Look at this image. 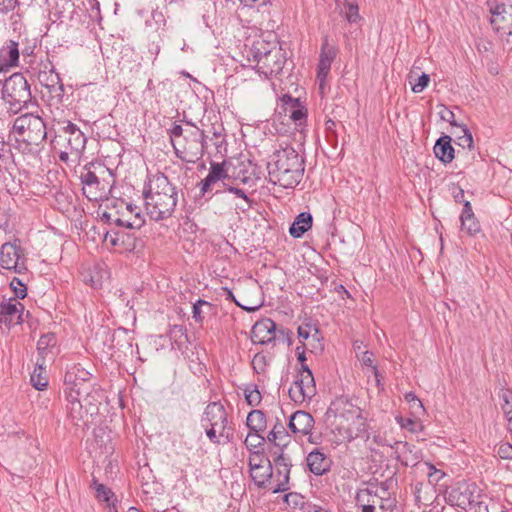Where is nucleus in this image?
<instances>
[{"label": "nucleus", "instance_id": "52", "mask_svg": "<svg viewBox=\"0 0 512 512\" xmlns=\"http://www.w3.org/2000/svg\"><path fill=\"white\" fill-rule=\"evenodd\" d=\"M202 426L205 428V433L209 439V441L216 445H225L226 443H223V437L220 436V433H218V430L214 429L213 426H208L205 423H201Z\"/></svg>", "mask_w": 512, "mask_h": 512}, {"label": "nucleus", "instance_id": "34", "mask_svg": "<svg viewBox=\"0 0 512 512\" xmlns=\"http://www.w3.org/2000/svg\"><path fill=\"white\" fill-rule=\"evenodd\" d=\"M246 425L249 428V431H254L255 433H262L265 431L267 427L266 415L262 410H252L249 412Z\"/></svg>", "mask_w": 512, "mask_h": 512}, {"label": "nucleus", "instance_id": "42", "mask_svg": "<svg viewBox=\"0 0 512 512\" xmlns=\"http://www.w3.org/2000/svg\"><path fill=\"white\" fill-rule=\"evenodd\" d=\"M244 396L248 405L256 407L260 404L262 396L257 385L249 384L244 388Z\"/></svg>", "mask_w": 512, "mask_h": 512}, {"label": "nucleus", "instance_id": "1", "mask_svg": "<svg viewBox=\"0 0 512 512\" xmlns=\"http://www.w3.org/2000/svg\"><path fill=\"white\" fill-rule=\"evenodd\" d=\"M144 204L147 214L155 221L170 218L178 203V189L168 177L157 172L148 177L143 190Z\"/></svg>", "mask_w": 512, "mask_h": 512}, {"label": "nucleus", "instance_id": "19", "mask_svg": "<svg viewBox=\"0 0 512 512\" xmlns=\"http://www.w3.org/2000/svg\"><path fill=\"white\" fill-rule=\"evenodd\" d=\"M91 379L92 375L89 371L83 368L80 364H74L65 373L64 382L68 386L65 390L76 394V389L79 386H84V384H93Z\"/></svg>", "mask_w": 512, "mask_h": 512}, {"label": "nucleus", "instance_id": "60", "mask_svg": "<svg viewBox=\"0 0 512 512\" xmlns=\"http://www.w3.org/2000/svg\"><path fill=\"white\" fill-rule=\"evenodd\" d=\"M184 133L185 127H182L181 125L176 123L173 124V126L168 130L172 146L174 145V143H176V140H178Z\"/></svg>", "mask_w": 512, "mask_h": 512}, {"label": "nucleus", "instance_id": "44", "mask_svg": "<svg viewBox=\"0 0 512 512\" xmlns=\"http://www.w3.org/2000/svg\"><path fill=\"white\" fill-rule=\"evenodd\" d=\"M265 442V438L261 435V433H255L254 431H249L244 444L249 451H253L256 448L261 447Z\"/></svg>", "mask_w": 512, "mask_h": 512}, {"label": "nucleus", "instance_id": "27", "mask_svg": "<svg viewBox=\"0 0 512 512\" xmlns=\"http://www.w3.org/2000/svg\"><path fill=\"white\" fill-rule=\"evenodd\" d=\"M37 77L39 82L50 91L54 90L56 86L59 87L61 92L64 91V86L60 75L55 72L54 66L49 60H47V63L44 64V70H40L38 72Z\"/></svg>", "mask_w": 512, "mask_h": 512}, {"label": "nucleus", "instance_id": "23", "mask_svg": "<svg viewBox=\"0 0 512 512\" xmlns=\"http://www.w3.org/2000/svg\"><path fill=\"white\" fill-rule=\"evenodd\" d=\"M284 112L296 124L302 125L307 119V108L300 102L298 98L290 95H284L282 98Z\"/></svg>", "mask_w": 512, "mask_h": 512}, {"label": "nucleus", "instance_id": "6", "mask_svg": "<svg viewBox=\"0 0 512 512\" xmlns=\"http://www.w3.org/2000/svg\"><path fill=\"white\" fill-rule=\"evenodd\" d=\"M54 141L56 145L63 148L59 154L60 161L67 163L71 156L74 157V161L80 159L87 138L76 124L69 120H63L57 123V134Z\"/></svg>", "mask_w": 512, "mask_h": 512}, {"label": "nucleus", "instance_id": "2", "mask_svg": "<svg viewBox=\"0 0 512 512\" xmlns=\"http://www.w3.org/2000/svg\"><path fill=\"white\" fill-rule=\"evenodd\" d=\"M270 182L283 188H294L302 180L305 161L293 147L276 150L267 164Z\"/></svg>", "mask_w": 512, "mask_h": 512}, {"label": "nucleus", "instance_id": "30", "mask_svg": "<svg viewBox=\"0 0 512 512\" xmlns=\"http://www.w3.org/2000/svg\"><path fill=\"white\" fill-rule=\"evenodd\" d=\"M397 459L405 466H414L419 461V450L416 449L415 445L409 444L408 442H396L395 443Z\"/></svg>", "mask_w": 512, "mask_h": 512}, {"label": "nucleus", "instance_id": "47", "mask_svg": "<svg viewBox=\"0 0 512 512\" xmlns=\"http://www.w3.org/2000/svg\"><path fill=\"white\" fill-rule=\"evenodd\" d=\"M500 399L502 401L501 409L505 415V418L510 417V415H512V390H502Z\"/></svg>", "mask_w": 512, "mask_h": 512}, {"label": "nucleus", "instance_id": "29", "mask_svg": "<svg viewBox=\"0 0 512 512\" xmlns=\"http://www.w3.org/2000/svg\"><path fill=\"white\" fill-rule=\"evenodd\" d=\"M379 500L378 490L372 488L360 489L355 497V501L362 512H375L376 504Z\"/></svg>", "mask_w": 512, "mask_h": 512}, {"label": "nucleus", "instance_id": "20", "mask_svg": "<svg viewBox=\"0 0 512 512\" xmlns=\"http://www.w3.org/2000/svg\"><path fill=\"white\" fill-rule=\"evenodd\" d=\"M314 423V418L310 413L298 410L290 416L288 427L295 434L307 435L313 429Z\"/></svg>", "mask_w": 512, "mask_h": 512}, {"label": "nucleus", "instance_id": "21", "mask_svg": "<svg viewBox=\"0 0 512 512\" xmlns=\"http://www.w3.org/2000/svg\"><path fill=\"white\" fill-rule=\"evenodd\" d=\"M307 465L311 473L316 476H322L330 471L332 460L321 449H314L307 458Z\"/></svg>", "mask_w": 512, "mask_h": 512}, {"label": "nucleus", "instance_id": "13", "mask_svg": "<svg viewBox=\"0 0 512 512\" xmlns=\"http://www.w3.org/2000/svg\"><path fill=\"white\" fill-rule=\"evenodd\" d=\"M491 25L500 36H512V5L490 4Z\"/></svg>", "mask_w": 512, "mask_h": 512}, {"label": "nucleus", "instance_id": "43", "mask_svg": "<svg viewBox=\"0 0 512 512\" xmlns=\"http://www.w3.org/2000/svg\"><path fill=\"white\" fill-rule=\"evenodd\" d=\"M272 430L279 439V442L277 443V448L279 449V452H281L283 450V447H285L288 443L289 435L286 431V428L284 427L280 420H277Z\"/></svg>", "mask_w": 512, "mask_h": 512}, {"label": "nucleus", "instance_id": "15", "mask_svg": "<svg viewBox=\"0 0 512 512\" xmlns=\"http://www.w3.org/2000/svg\"><path fill=\"white\" fill-rule=\"evenodd\" d=\"M76 394L85 405V413L93 416L98 413L103 398V390L94 384H84L76 389Z\"/></svg>", "mask_w": 512, "mask_h": 512}, {"label": "nucleus", "instance_id": "3", "mask_svg": "<svg viewBox=\"0 0 512 512\" xmlns=\"http://www.w3.org/2000/svg\"><path fill=\"white\" fill-rule=\"evenodd\" d=\"M13 131L17 134V149L23 154H38L47 137L45 122L40 116L32 113L17 117L13 124Z\"/></svg>", "mask_w": 512, "mask_h": 512}, {"label": "nucleus", "instance_id": "45", "mask_svg": "<svg viewBox=\"0 0 512 512\" xmlns=\"http://www.w3.org/2000/svg\"><path fill=\"white\" fill-rule=\"evenodd\" d=\"M397 423L410 432H418L422 428V424L415 418L398 416L396 417Z\"/></svg>", "mask_w": 512, "mask_h": 512}, {"label": "nucleus", "instance_id": "56", "mask_svg": "<svg viewBox=\"0 0 512 512\" xmlns=\"http://www.w3.org/2000/svg\"><path fill=\"white\" fill-rule=\"evenodd\" d=\"M253 369L258 373H262L265 371L267 366V358L262 353H256L252 360Z\"/></svg>", "mask_w": 512, "mask_h": 512}, {"label": "nucleus", "instance_id": "40", "mask_svg": "<svg viewBox=\"0 0 512 512\" xmlns=\"http://www.w3.org/2000/svg\"><path fill=\"white\" fill-rule=\"evenodd\" d=\"M112 221H113V225H116L118 227L129 228V229H140L145 222L139 213L135 214L133 220L123 219V218L115 215L114 219H112Z\"/></svg>", "mask_w": 512, "mask_h": 512}, {"label": "nucleus", "instance_id": "14", "mask_svg": "<svg viewBox=\"0 0 512 512\" xmlns=\"http://www.w3.org/2000/svg\"><path fill=\"white\" fill-rule=\"evenodd\" d=\"M274 454L276 455L274 458L275 472L273 471L271 479H274L276 486L272 489V493L277 494L289 489L290 469L292 464L290 459L284 455L283 451L279 453L275 451Z\"/></svg>", "mask_w": 512, "mask_h": 512}, {"label": "nucleus", "instance_id": "61", "mask_svg": "<svg viewBox=\"0 0 512 512\" xmlns=\"http://www.w3.org/2000/svg\"><path fill=\"white\" fill-rule=\"evenodd\" d=\"M429 82H430V76L426 73H422V75L419 76L417 83H415L412 86V91L414 93L422 92L428 86Z\"/></svg>", "mask_w": 512, "mask_h": 512}, {"label": "nucleus", "instance_id": "38", "mask_svg": "<svg viewBox=\"0 0 512 512\" xmlns=\"http://www.w3.org/2000/svg\"><path fill=\"white\" fill-rule=\"evenodd\" d=\"M56 337L53 333H48L42 335L37 342V350L41 359L45 360V355L49 352L50 348L55 347L56 345Z\"/></svg>", "mask_w": 512, "mask_h": 512}, {"label": "nucleus", "instance_id": "9", "mask_svg": "<svg viewBox=\"0 0 512 512\" xmlns=\"http://www.w3.org/2000/svg\"><path fill=\"white\" fill-rule=\"evenodd\" d=\"M201 423L213 426L223 437V443H231L234 439V428L229 424L228 413L225 407L219 402H210L202 415Z\"/></svg>", "mask_w": 512, "mask_h": 512}, {"label": "nucleus", "instance_id": "59", "mask_svg": "<svg viewBox=\"0 0 512 512\" xmlns=\"http://www.w3.org/2000/svg\"><path fill=\"white\" fill-rule=\"evenodd\" d=\"M497 454L501 459L512 460V445L508 442L500 443L497 447Z\"/></svg>", "mask_w": 512, "mask_h": 512}, {"label": "nucleus", "instance_id": "24", "mask_svg": "<svg viewBox=\"0 0 512 512\" xmlns=\"http://www.w3.org/2000/svg\"><path fill=\"white\" fill-rule=\"evenodd\" d=\"M19 57V43L14 40H9L0 49V71H6L9 68L18 66Z\"/></svg>", "mask_w": 512, "mask_h": 512}, {"label": "nucleus", "instance_id": "28", "mask_svg": "<svg viewBox=\"0 0 512 512\" xmlns=\"http://www.w3.org/2000/svg\"><path fill=\"white\" fill-rule=\"evenodd\" d=\"M261 170L260 168L248 160L247 165L244 162H241L239 165V170L236 171V168L232 172L231 177L235 179H239L244 184H254L257 180L261 178Z\"/></svg>", "mask_w": 512, "mask_h": 512}, {"label": "nucleus", "instance_id": "11", "mask_svg": "<svg viewBox=\"0 0 512 512\" xmlns=\"http://www.w3.org/2000/svg\"><path fill=\"white\" fill-rule=\"evenodd\" d=\"M248 466L250 476L258 488H266L271 483L273 466L262 451H250Z\"/></svg>", "mask_w": 512, "mask_h": 512}, {"label": "nucleus", "instance_id": "16", "mask_svg": "<svg viewBox=\"0 0 512 512\" xmlns=\"http://www.w3.org/2000/svg\"><path fill=\"white\" fill-rule=\"evenodd\" d=\"M276 327V323L270 318L258 320L251 330L252 342L261 345L274 342L277 338Z\"/></svg>", "mask_w": 512, "mask_h": 512}, {"label": "nucleus", "instance_id": "55", "mask_svg": "<svg viewBox=\"0 0 512 512\" xmlns=\"http://www.w3.org/2000/svg\"><path fill=\"white\" fill-rule=\"evenodd\" d=\"M219 181L207 175L201 182L198 184L199 186V196L203 197L206 193L212 191L213 186L217 184Z\"/></svg>", "mask_w": 512, "mask_h": 512}, {"label": "nucleus", "instance_id": "31", "mask_svg": "<svg viewBox=\"0 0 512 512\" xmlns=\"http://www.w3.org/2000/svg\"><path fill=\"white\" fill-rule=\"evenodd\" d=\"M66 395V399L68 401L67 410L70 418L72 419L74 425H79V421L83 420L85 415V405L80 400V397L74 392H67L64 390Z\"/></svg>", "mask_w": 512, "mask_h": 512}, {"label": "nucleus", "instance_id": "5", "mask_svg": "<svg viewBox=\"0 0 512 512\" xmlns=\"http://www.w3.org/2000/svg\"><path fill=\"white\" fill-rule=\"evenodd\" d=\"M205 129H200L187 122L185 133L172 146L177 158L186 163H194L201 158L208 148Z\"/></svg>", "mask_w": 512, "mask_h": 512}, {"label": "nucleus", "instance_id": "39", "mask_svg": "<svg viewBox=\"0 0 512 512\" xmlns=\"http://www.w3.org/2000/svg\"><path fill=\"white\" fill-rule=\"evenodd\" d=\"M93 486L96 490V498L99 501H103L111 505L113 504V501L116 500L112 490L106 487L104 484L98 483L95 478L93 479Z\"/></svg>", "mask_w": 512, "mask_h": 512}, {"label": "nucleus", "instance_id": "57", "mask_svg": "<svg viewBox=\"0 0 512 512\" xmlns=\"http://www.w3.org/2000/svg\"><path fill=\"white\" fill-rule=\"evenodd\" d=\"M376 505H378L381 512H393L395 500L390 497L379 495V500Z\"/></svg>", "mask_w": 512, "mask_h": 512}, {"label": "nucleus", "instance_id": "35", "mask_svg": "<svg viewBox=\"0 0 512 512\" xmlns=\"http://www.w3.org/2000/svg\"><path fill=\"white\" fill-rule=\"evenodd\" d=\"M45 360L38 359L36 362V368L31 374V384L37 390H44L48 385V379L45 375Z\"/></svg>", "mask_w": 512, "mask_h": 512}, {"label": "nucleus", "instance_id": "49", "mask_svg": "<svg viewBox=\"0 0 512 512\" xmlns=\"http://www.w3.org/2000/svg\"><path fill=\"white\" fill-rule=\"evenodd\" d=\"M459 128H461L463 135L457 137V144L463 148L471 150L473 148V137L471 132L466 125H462Z\"/></svg>", "mask_w": 512, "mask_h": 512}, {"label": "nucleus", "instance_id": "7", "mask_svg": "<svg viewBox=\"0 0 512 512\" xmlns=\"http://www.w3.org/2000/svg\"><path fill=\"white\" fill-rule=\"evenodd\" d=\"M105 176L111 177L110 170L101 162L92 161L84 165L80 180L83 185V194L90 201H98L109 193L110 183Z\"/></svg>", "mask_w": 512, "mask_h": 512}, {"label": "nucleus", "instance_id": "53", "mask_svg": "<svg viewBox=\"0 0 512 512\" xmlns=\"http://www.w3.org/2000/svg\"><path fill=\"white\" fill-rule=\"evenodd\" d=\"M170 337L174 338V340L177 342L182 343V339H184L186 342H188V335H187V329L183 325H174L170 329Z\"/></svg>", "mask_w": 512, "mask_h": 512}, {"label": "nucleus", "instance_id": "12", "mask_svg": "<svg viewBox=\"0 0 512 512\" xmlns=\"http://www.w3.org/2000/svg\"><path fill=\"white\" fill-rule=\"evenodd\" d=\"M0 265L2 268L18 274L27 270L26 257L20 240L16 239L13 242H6L1 246Z\"/></svg>", "mask_w": 512, "mask_h": 512}, {"label": "nucleus", "instance_id": "54", "mask_svg": "<svg viewBox=\"0 0 512 512\" xmlns=\"http://www.w3.org/2000/svg\"><path fill=\"white\" fill-rule=\"evenodd\" d=\"M345 9H346V19L350 23H355L360 18L359 16V9L358 5L354 2H347L345 3Z\"/></svg>", "mask_w": 512, "mask_h": 512}, {"label": "nucleus", "instance_id": "10", "mask_svg": "<svg viewBox=\"0 0 512 512\" xmlns=\"http://www.w3.org/2000/svg\"><path fill=\"white\" fill-rule=\"evenodd\" d=\"M290 399L296 404L311 400L316 395V384L313 373L308 365L298 373L293 386L288 391Z\"/></svg>", "mask_w": 512, "mask_h": 512}, {"label": "nucleus", "instance_id": "18", "mask_svg": "<svg viewBox=\"0 0 512 512\" xmlns=\"http://www.w3.org/2000/svg\"><path fill=\"white\" fill-rule=\"evenodd\" d=\"M24 305L16 299H10L8 302L2 300L0 308V323L10 328L22 323V313Z\"/></svg>", "mask_w": 512, "mask_h": 512}, {"label": "nucleus", "instance_id": "58", "mask_svg": "<svg viewBox=\"0 0 512 512\" xmlns=\"http://www.w3.org/2000/svg\"><path fill=\"white\" fill-rule=\"evenodd\" d=\"M11 287L14 290L15 296L18 299H24L27 295V288L18 278H14L11 281Z\"/></svg>", "mask_w": 512, "mask_h": 512}, {"label": "nucleus", "instance_id": "8", "mask_svg": "<svg viewBox=\"0 0 512 512\" xmlns=\"http://www.w3.org/2000/svg\"><path fill=\"white\" fill-rule=\"evenodd\" d=\"M2 98L14 114L32 101L30 85L22 73H14L4 81Z\"/></svg>", "mask_w": 512, "mask_h": 512}, {"label": "nucleus", "instance_id": "37", "mask_svg": "<svg viewBox=\"0 0 512 512\" xmlns=\"http://www.w3.org/2000/svg\"><path fill=\"white\" fill-rule=\"evenodd\" d=\"M213 304L203 300L198 299L192 306V317L196 323L202 324L205 318V314L211 313L213 311Z\"/></svg>", "mask_w": 512, "mask_h": 512}, {"label": "nucleus", "instance_id": "63", "mask_svg": "<svg viewBox=\"0 0 512 512\" xmlns=\"http://www.w3.org/2000/svg\"><path fill=\"white\" fill-rule=\"evenodd\" d=\"M405 400L411 404V408L413 409H420L424 411L423 404L421 400L416 396L414 392H408L405 394Z\"/></svg>", "mask_w": 512, "mask_h": 512}, {"label": "nucleus", "instance_id": "17", "mask_svg": "<svg viewBox=\"0 0 512 512\" xmlns=\"http://www.w3.org/2000/svg\"><path fill=\"white\" fill-rule=\"evenodd\" d=\"M326 414L328 416L346 418H356L360 421V424H364L363 418L361 417V410L357 406H354L348 398L341 396L335 399L327 409Z\"/></svg>", "mask_w": 512, "mask_h": 512}, {"label": "nucleus", "instance_id": "25", "mask_svg": "<svg viewBox=\"0 0 512 512\" xmlns=\"http://www.w3.org/2000/svg\"><path fill=\"white\" fill-rule=\"evenodd\" d=\"M104 241L114 248L129 251L135 249V238L130 233H126L124 231L111 229L105 233Z\"/></svg>", "mask_w": 512, "mask_h": 512}, {"label": "nucleus", "instance_id": "32", "mask_svg": "<svg viewBox=\"0 0 512 512\" xmlns=\"http://www.w3.org/2000/svg\"><path fill=\"white\" fill-rule=\"evenodd\" d=\"M452 138L448 135H444L437 139L434 145V154L435 157L443 162L444 164H448L454 159V148L451 145Z\"/></svg>", "mask_w": 512, "mask_h": 512}, {"label": "nucleus", "instance_id": "51", "mask_svg": "<svg viewBox=\"0 0 512 512\" xmlns=\"http://www.w3.org/2000/svg\"><path fill=\"white\" fill-rule=\"evenodd\" d=\"M425 466L428 468V481L431 484H437L444 476L445 473L435 468V466L429 462H425Z\"/></svg>", "mask_w": 512, "mask_h": 512}, {"label": "nucleus", "instance_id": "33", "mask_svg": "<svg viewBox=\"0 0 512 512\" xmlns=\"http://www.w3.org/2000/svg\"><path fill=\"white\" fill-rule=\"evenodd\" d=\"M313 223V217L309 212L298 214L289 227V233L294 238H301L307 232Z\"/></svg>", "mask_w": 512, "mask_h": 512}, {"label": "nucleus", "instance_id": "41", "mask_svg": "<svg viewBox=\"0 0 512 512\" xmlns=\"http://www.w3.org/2000/svg\"><path fill=\"white\" fill-rule=\"evenodd\" d=\"M226 162L218 163V162H211L208 175L212 178L221 181L226 178H229V169L225 168Z\"/></svg>", "mask_w": 512, "mask_h": 512}, {"label": "nucleus", "instance_id": "50", "mask_svg": "<svg viewBox=\"0 0 512 512\" xmlns=\"http://www.w3.org/2000/svg\"><path fill=\"white\" fill-rule=\"evenodd\" d=\"M361 363L372 369L373 375L378 377V368L374 364V354L371 351L365 350L361 352L360 358H357Z\"/></svg>", "mask_w": 512, "mask_h": 512}, {"label": "nucleus", "instance_id": "22", "mask_svg": "<svg viewBox=\"0 0 512 512\" xmlns=\"http://www.w3.org/2000/svg\"><path fill=\"white\" fill-rule=\"evenodd\" d=\"M336 52V49L333 46H330L327 38H325L321 47L319 63L317 66V78L320 81V85L324 83L331 69V64L336 57Z\"/></svg>", "mask_w": 512, "mask_h": 512}, {"label": "nucleus", "instance_id": "48", "mask_svg": "<svg viewBox=\"0 0 512 512\" xmlns=\"http://www.w3.org/2000/svg\"><path fill=\"white\" fill-rule=\"evenodd\" d=\"M284 502H286L289 506L294 508L299 507L304 512V506L308 504L305 502L304 497L298 493H287L284 498Z\"/></svg>", "mask_w": 512, "mask_h": 512}, {"label": "nucleus", "instance_id": "36", "mask_svg": "<svg viewBox=\"0 0 512 512\" xmlns=\"http://www.w3.org/2000/svg\"><path fill=\"white\" fill-rule=\"evenodd\" d=\"M204 129L206 130V134L209 136L207 141L209 140L217 149H220L223 143H225V129L223 124L220 122L212 123Z\"/></svg>", "mask_w": 512, "mask_h": 512}, {"label": "nucleus", "instance_id": "4", "mask_svg": "<svg viewBox=\"0 0 512 512\" xmlns=\"http://www.w3.org/2000/svg\"><path fill=\"white\" fill-rule=\"evenodd\" d=\"M247 60L251 66L266 77L279 75L286 63L282 48L264 40L253 42L247 51Z\"/></svg>", "mask_w": 512, "mask_h": 512}, {"label": "nucleus", "instance_id": "26", "mask_svg": "<svg viewBox=\"0 0 512 512\" xmlns=\"http://www.w3.org/2000/svg\"><path fill=\"white\" fill-rule=\"evenodd\" d=\"M461 229L465 231L469 236H475L481 232V226L475 214L472 210L471 203L469 201L464 202V207L460 215Z\"/></svg>", "mask_w": 512, "mask_h": 512}, {"label": "nucleus", "instance_id": "46", "mask_svg": "<svg viewBox=\"0 0 512 512\" xmlns=\"http://www.w3.org/2000/svg\"><path fill=\"white\" fill-rule=\"evenodd\" d=\"M310 339L311 341L308 344L311 347L309 349L310 352L318 353L324 350V344L322 342L323 337L317 326L313 328V333Z\"/></svg>", "mask_w": 512, "mask_h": 512}, {"label": "nucleus", "instance_id": "62", "mask_svg": "<svg viewBox=\"0 0 512 512\" xmlns=\"http://www.w3.org/2000/svg\"><path fill=\"white\" fill-rule=\"evenodd\" d=\"M439 115L443 121L449 122L452 126H461L455 121V114L444 105H442V110L439 112Z\"/></svg>", "mask_w": 512, "mask_h": 512}, {"label": "nucleus", "instance_id": "64", "mask_svg": "<svg viewBox=\"0 0 512 512\" xmlns=\"http://www.w3.org/2000/svg\"><path fill=\"white\" fill-rule=\"evenodd\" d=\"M316 327L315 325L311 324H304L298 327V336L299 338L303 340H307L311 338V335L313 333V328Z\"/></svg>", "mask_w": 512, "mask_h": 512}]
</instances>
